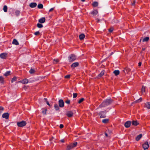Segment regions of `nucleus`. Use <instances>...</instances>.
<instances>
[{
	"label": "nucleus",
	"mask_w": 150,
	"mask_h": 150,
	"mask_svg": "<svg viewBox=\"0 0 150 150\" xmlns=\"http://www.w3.org/2000/svg\"><path fill=\"white\" fill-rule=\"evenodd\" d=\"M45 18L44 17H42L40 18L39 20V22L40 23H43L45 22Z\"/></svg>",
	"instance_id": "f8f14e48"
},
{
	"label": "nucleus",
	"mask_w": 150,
	"mask_h": 150,
	"mask_svg": "<svg viewBox=\"0 0 150 150\" xmlns=\"http://www.w3.org/2000/svg\"><path fill=\"white\" fill-rule=\"evenodd\" d=\"M54 10V8H51L49 11V12H51Z\"/></svg>",
	"instance_id": "3c124183"
},
{
	"label": "nucleus",
	"mask_w": 150,
	"mask_h": 150,
	"mask_svg": "<svg viewBox=\"0 0 150 150\" xmlns=\"http://www.w3.org/2000/svg\"><path fill=\"white\" fill-rule=\"evenodd\" d=\"M37 26L39 28H41L43 27V25L42 24L39 23L37 24Z\"/></svg>",
	"instance_id": "72a5a7b5"
},
{
	"label": "nucleus",
	"mask_w": 150,
	"mask_h": 150,
	"mask_svg": "<svg viewBox=\"0 0 150 150\" xmlns=\"http://www.w3.org/2000/svg\"><path fill=\"white\" fill-rule=\"evenodd\" d=\"M98 3L97 2H94L92 4V5L94 7H96L98 6Z\"/></svg>",
	"instance_id": "cd10ccee"
},
{
	"label": "nucleus",
	"mask_w": 150,
	"mask_h": 150,
	"mask_svg": "<svg viewBox=\"0 0 150 150\" xmlns=\"http://www.w3.org/2000/svg\"><path fill=\"white\" fill-rule=\"evenodd\" d=\"M71 145V144H70V145H68L67 146V148L66 149L67 150H70L71 149L73 148V147H72L69 146H70Z\"/></svg>",
	"instance_id": "58836bf2"
},
{
	"label": "nucleus",
	"mask_w": 150,
	"mask_h": 150,
	"mask_svg": "<svg viewBox=\"0 0 150 150\" xmlns=\"http://www.w3.org/2000/svg\"><path fill=\"white\" fill-rule=\"evenodd\" d=\"M131 2H133L132 3V5L133 6H134L136 2V1L135 0H133V1H131Z\"/></svg>",
	"instance_id": "c03bdc74"
},
{
	"label": "nucleus",
	"mask_w": 150,
	"mask_h": 150,
	"mask_svg": "<svg viewBox=\"0 0 150 150\" xmlns=\"http://www.w3.org/2000/svg\"><path fill=\"white\" fill-rule=\"evenodd\" d=\"M99 21H100L99 19H97V22L98 23V22H99Z\"/></svg>",
	"instance_id": "4d7b16f0"
},
{
	"label": "nucleus",
	"mask_w": 150,
	"mask_h": 150,
	"mask_svg": "<svg viewBox=\"0 0 150 150\" xmlns=\"http://www.w3.org/2000/svg\"><path fill=\"white\" fill-rule=\"evenodd\" d=\"M104 71H102L100 73V74L98 75V76H97V77L98 78H99L101 77L104 74Z\"/></svg>",
	"instance_id": "4468645a"
},
{
	"label": "nucleus",
	"mask_w": 150,
	"mask_h": 150,
	"mask_svg": "<svg viewBox=\"0 0 150 150\" xmlns=\"http://www.w3.org/2000/svg\"><path fill=\"white\" fill-rule=\"evenodd\" d=\"M28 81L27 80V79H25L23 80L22 81V82L24 84H26L28 83Z\"/></svg>",
	"instance_id": "4be33fe9"
},
{
	"label": "nucleus",
	"mask_w": 150,
	"mask_h": 150,
	"mask_svg": "<svg viewBox=\"0 0 150 150\" xmlns=\"http://www.w3.org/2000/svg\"><path fill=\"white\" fill-rule=\"evenodd\" d=\"M132 125L134 126H137L139 124L137 120H133L132 122Z\"/></svg>",
	"instance_id": "2eb2a0df"
},
{
	"label": "nucleus",
	"mask_w": 150,
	"mask_h": 150,
	"mask_svg": "<svg viewBox=\"0 0 150 150\" xmlns=\"http://www.w3.org/2000/svg\"><path fill=\"white\" fill-rule=\"evenodd\" d=\"M105 135L106 136V137H108V134H107V133H105Z\"/></svg>",
	"instance_id": "6e6d98bb"
},
{
	"label": "nucleus",
	"mask_w": 150,
	"mask_h": 150,
	"mask_svg": "<svg viewBox=\"0 0 150 150\" xmlns=\"http://www.w3.org/2000/svg\"><path fill=\"white\" fill-rule=\"evenodd\" d=\"M76 58L74 55L71 54L69 57V60L70 62L73 61L75 60Z\"/></svg>",
	"instance_id": "39448f33"
},
{
	"label": "nucleus",
	"mask_w": 150,
	"mask_h": 150,
	"mask_svg": "<svg viewBox=\"0 0 150 150\" xmlns=\"http://www.w3.org/2000/svg\"><path fill=\"white\" fill-rule=\"evenodd\" d=\"M70 75H66V78H69L70 77Z\"/></svg>",
	"instance_id": "8fccbe9b"
},
{
	"label": "nucleus",
	"mask_w": 150,
	"mask_h": 150,
	"mask_svg": "<svg viewBox=\"0 0 150 150\" xmlns=\"http://www.w3.org/2000/svg\"><path fill=\"white\" fill-rule=\"evenodd\" d=\"M145 105L146 107L148 109H150V102H149L146 103L145 104Z\"/></svg>",
	"instance_id": "412c9836"
},
{
	"label": "nucleus",
	"mask_w": 150,
	"mask_h": 150,
	"mask_svg": "<svg viewBox=\"0 0 150 150\" xmlns=\"http://www.w3.org/2000/svg\"><path fill=\"white\" fill-rule=\"evenodd\" d=\"M16 80V77H14L12 79L11 81L12 83H13V82L15 81Z\"/></svg>",
	"instance_id": "4c0bfd02"
},
{
	"label": "nucleus",
	"mask_w": 150,
	"mask_h": 150,
	"mask_svg": "<svg viewBox=\"0 0 150 150\" xmlns=\"http://www.w3.org/2000/svg\"><path fill=\"white\" fill-rule=\"evenodd\" d=\"M109 122V119H103L102 122L104 123H106L108 122Z\"/></svg>",
	"instance_id": "5701e85b"
},
{
	"label": "nucleus",
	"mask_w": 150,
	"mask_h": 150,
	"mask_svg": "<svg viewBox=\"0 0 150 150\" xmlns=\"http://www.w3.org/2000/svg\"><path fill=\"white\" fill-rule=\"evenodd\" d=\"M29 72L30 74H32L35 72V71L34 69H31L29 71Z\"/></svg>",
	"instance_id": "473e14b6"
},
{
	"label": "nucleus",
	"mask_w": 150,
	"mask_h": 150,
	"mask_svg": "<svg viewBox=\"0 0 150 150\" xmlns=\"http://www.w3.org/2000/svg\"><path fill=\"white\" fill-rule=\"evenodd\" d=\"M4 82V78L2 76H0V82L3 83Z\"/></svg>",
	"instance_id": "f704fd0d"
},
{
	"label": "nucleus",
	"mask_w": 150,
	"mask_h": 150,
	"mask_svg": "<svg viewBox=\"0 0 150 150\" xmlns=\"http://www.w3.org/2000/svg\"><path fill=\"white\" fill-rule=\"evenodd\" d=\"M85 35L83 34H82L79 35V38L81 40H82L85 38Z\"/></svg>",
	"instance_id": "f3484780"
},
{
	"label": "nucleus",
	"mask_w": 150,
	"mask_h": 150,
	"mask_svg": "<svg viewBox=\"0 0 150 150\" xmlns=\"http://www.w3.org/2000/svg\"><path fill=\"white\" fill-rule=\"evenodd\" d=\"M64 127V125L62 124H60L59 126V127L60 128H62Z\"/></svg>",
	"instance_id": "09e8293b"
},
{
	"label": "nucleus",
	"mask_w": 150,
	"mask_h": 150,
	"mask_svg": "<svg viewBox=\"0 0 150 150\" xmlns=\"http://www.w3.org/2000/svg\"><path fill=\"white\" fill-rule=\"evenodd\" d=\"M11 72L10 71L6 72L4 74V75L6 76L9 75L10 74Z\"/></svg>",
	"instance_id": "7c9ffc66"
},
{
	"label": "nucleus",
	"mask_w": 150,
	"mask_h": 150,
	"mask_svg": "<svg viewBox=\"0 0 150 150\" xmlns=\"http://www.w3.org/2000/svg\"><path fill=\"white\" fill-rule=\"evenodd\" d=\"M150 143L148 142H146L142 145V146L144 149L146 150L147 149L149 146Z\"/></svg>",
	"instance_id": "423d86ee"
},
{
	"label": "nucleus",
	"mask_w": 150,
	"mask_h": 150,
	"mask_svg": "<svg viewBox=\"0 0 150 150\" xmlns=\"http://www.w3.org/2000/svg\"><path fill=\"white\" fill-rule=\"evenodd\" d=\"M113 52H112L111 53V54H110V55H112V54H113Z\"/></svg>",
	"instance_id": "bf43d9fd"
},
{
	"label": "nucleus",
	"mask_w": 150,
	"mask_h": 150,
	"mask_svg": "<svg viewBox=\"0 0 150 150\" xmlns=\"http://www.w3.org/2000/svg\"><path fill=\"white\" fill-rule=\"evenodd\" d=\"M2 117L6 119H8L9 117V114L8 113H4L2 115Z\"/></svg>",
	"instance_id": "9b49d317"
},
{
	"label": "nucleus",
	"mask_w": 150,
	"mask_h": 150,
	"mask_svg": "<svg viewBox=\"0 0 150 150\" xmlns=\"http://www.w3.org/2000/svg\"><path fill=\"white\" fill-rule=\"evenodd\" d=\"M37 4L35 2H32L30 3L29 4V6L31 8H33L36 7L37 6Z\"/></svg>",
	"instance_id": "9d476101"
},
{
	"label": "nucleus",
	"mask_w": 150,
	"mask_h": 150,
	"mask_svg": "<svg viewBox=\"0 0 150 150\" xmlns=\"http://www.w3.org/2000/svg\"><path fill=\"white\" fill-rule=\"evenodd\" d=\"M145 87L143 86L141 89V91L142 93L145 92Z\"/></svg>",
	"instance_id": "bb28decb"
},
{
	"label": "nucleus",
	"mask_w": 150,
	"mask_h": 150,
	"mask_svg": "<svg viewBox=\"0 0 150 150\" xmlns=\"http://www.w3.org/2000/svg\"><path fill=\"white\" fill-rule=\"evenodd\" d=\"M149 39V37H146L145 38H144L142 40V41L143 42H147V41Z\"/></svg>",
	"instance_id": "393cba45"
},
{
	"label": "nucleus",
	"mask_w": 150,
	"mask_h": 150,
	"mask_svg": "<svg viewBox=\"0 0 150 150\" xmlns=\"http://www.w3.org/2000/svg\"><path fill=\"white\" fill-rule=\"evenodd\" d=\"M7 55L6 53H2L0 54V57L2 59H4Z\"/></svg>",
	"instance_id": "ddd939ff"
},
{
	"label": "nucleus",
	"mask_w": 150,
	"mask_h": 150,
	"mask_svg": "<svg viewBox=\"0 0 150 150\" xmlns=\"http://www.w3.org/2000/svg\"><path fill=\"white\" fill-rule=\"evenodd\" d=\"M74 112L73 111H68L66 112V115L69 117L73 116Z\"/></svg>",
	"instance_id": "20e7f679"
},
{
	"label": "nucleus",
	"mask_w": 150,
	"mask_h": 150,
	"mask_svg": "<svg viewBox=\"0 0 150 150\" xmlns=\"http://www.w3.org/2000/svg\"><path fill=\"white\" fill-rule=\"evenodd\" d=\"M54 107L55 109L57 110H58L59 108V107L57 104L55 105L54 106Z\"/></svg>",
	"instance_id": "e433bc0d"
},
{
	"label": "nucleus",
	"mask_w": 150,
	"mask_h": 150,
	"mask_svg": "<svg viewBox=\"0 0 150 150\" xmlns=\"http://www.w3.org/2000/svg\"><path fill=\"white\" fill-rule=\"evenodd\" d=\"M142 137V134H140L138 135L136 138V140L137 141H138Z\"/></svg>",
	"instance_id": "dca6fc26"
},
{
	"label": "nucleus",
	"mask_w": 150,
	"mask_h": 150,
	"mask_svg": "<svg viewBox=\"0 0 150 150\" xmlns=\"http://www.w3.org/2000/svg\"><path fill=\"white\" fill-rule=\"evenodd\" d=\"M26 124V122L25 121H22L20 122H18L17 123V125L19 127H23Z\"/></svg>",
	"instance_id": "f03ea898"
},
{
	"label": "nucleus",
	"mask_w": 150,
	"mask_h": 150,
	"mask_svg": "<svg viewBox=\"0 0 150 150\" xmlns=\"http://www.w3.org/2000/svg\"><path fill=\"white\" fill-rule=\"evenodd\" d=\"M47 111V109H45L44 110H43L42 111V113L44 115H46V112Z\"/></svg>",
	"instance_id": "c9c22d12"
},
{
	"label": "nucleus",
	"mask_w": 150,
	"mask_h": 150,
	"mask_svg": "<svg viewBox=\"0 0 150 150\" xmlns=\"http://www.w3.org/2000/svg\"><path fill=\"white\" fill-rule=\"evenodd\" d=\"M113 73L115 76H117L120 73V71L118 70H115L114 71Z\"/></svg>",
	"instance_id": "aec40b11"
},
{
	"label": "nucleus",
	"mask_w": 150,
	"mask_h": 150,
	"mask_svg": "<svg viewBox=\"0 0 150 150\" xmlns=\"http://www.w3.org/2000/svg\"><path fill=\"white\" fill-rule=\"evenodd\" d=\"M44 100L46 102V103L47 105H48L49 106H50V104L49 103V102L47 100V98H44Z\"/></svg>",
	"instance_id": "79ce46f5"
},
{
	"label": "nucleus",
	"mask_w": 150,
	"mask_h": 150,
	"mask_svg": "<svg viewBox=\"0 0 150 150\" xmlns=\"http://www.w3.org/2000/svg\"><path fill=\"white\" fill-rule=\"evenodd\" d=\"M77 93H74L73 94V98H76L77 96Z\"/></svg>",
	"instance_id": "37998d69"
},
{
	"label": "nucleus",
	"mask_w": 150,
	"mask_h": 150,
	"mask_svg": "<svg viewBox=\"0 0 150 150\" xmlns=\"http://www.w3.org/2000/svg\"><path fill=\"white\" fill-rule=\"evenodd\" d=\"M83 2H84L85 1V0H81Z\"/></svg>",
	"instance_id": "13d9d810"
},
{
	"label": "nucleus",
	"mask_w": 150,
	"mask_h": 150,
	"mask_svg": "<svg viewBox=\"0 0 150 150\" xmlns=\"http://www.w3.org/2000/svg\"><path fill=\"white\" fill-rule=\"evenodd\" d=\"M60 141L61 142H62V143H64V139H61V140H60Z\"/></svg>",
	"instance_id": "864d4df0"
},
{
	"label": "nucleus",
	"mask_w": 150,
	"mask_h": 150,
	"mask_svg": "<svg viewBox=\"0 0 150 150\" xmlns=\"http://www.w3.org/2000/svg\"><path fill=\"white\" fill-rule=\"evenodd\" d=\"M84 100V99L83 98H81L80 100H79L78 101V103H81L83 100Z\"/></svg>",
	"instance_id": "a19ab883"
},
{
	"label": "nucleus",
	"mask_w": 150,
	"mask_h": 150,
	"mask_svg": "<svg viewBox=\"0 0 150 150\" xmlns=\"http://www.w3.org/2000/svg\"><path fill=\"white\" fill-rule=\"evenodd\" d=\"M16 15L17 16H18L19 15L20 13V11L19 10H16L15 12Z\"/></svg>",
	"instance_id": "c85d7f7f"
},
{
	"label": "nucleus",
	"mask_w": 150,
	"mask_h": 150,
	"mask_svg": "<svg viewBox=\"0 0 150 150\" xmlns=\"http://www.w3.org/2000/svg\"><path fill=\"white\" fill-rule=\"evenodd\" d=\"M107 111L106 110L100 112L99 115H100V118H105L106 117V114L107 113Z\"/></svg>",
	"instance_id": "7ed1b4c3"
},
{
	"label": "nucleus",
	"mask_w": 150,
	"mask_h": 150,
	"mask_svg": "<svg viewBox=\"0 0 150 150\" xmlns=\"http://www.w3.org/2000/svg\"><path fill=\"white\" fill-rule=\"evenodd\" d=\"M70 103V100H66V103L69 104Z\"/></svg>",
	"instance_id": "de8ad7c7"
},
{
	"label": "nucleus",
	"mask_w": 150,
	"mask_h": 150,
	"mask_svg": "<svg viewBox=\"0 0 150 150\" xmlns=\"http://www.w3.org/2000/svg\"><path fill=\"white\" fill-rule=\"evenodd\" d=\"M3 10L4 12H6L7 11V7L6 5H4V6Z\"/></svg>",
	"instance_id": "a878e982"
},
{
	"label": "nucleus",
	"mask_w": 150,
	"mask_h": 150,
	"mask_svg": "<svg viewBox=\"0 0 150 150\" xmlns=\"http://www.w3.org/2000/svg\"><path fill=\"white\" fill-rule=\"evenodd\" d=\"M79 65V63L78 62H75L72 64L71 65V67L72 69L74 68L75 67H78Z\"/></svg>",
	"instance_id": "6e6552de"
},
{
	"label": "nucleus",
	"mask_w": 150,
	"mask_h": 150,
	"mask_svg": "<svg viewBox=\"0 0 150 150\" xmlns=\"http://www.w3.org/2000/svg\"><path fill=\"white\" fill-rule=\"evenodd\" d=\"M59 62V60L58 59H54V64H56L58 62Z\"/></svg>",
	"instance_id": "ea45409f"
},
{
	"label": "nucleus",
	"mask_w": 150,
	"mask_h": 150,
	"mask_svg": "<svg viewBox=\"0 0 150 150\" xmlns=\"http://www.w3.org/2000/svg\"><path fill=\"white\" fill-rule=\"evenodd\" d=\"M40 34V32L39 31H37V32H35V33H34V34L35 35H38V34Z\"/></svg>",
	"instance_id": "49530a36"
},
{
	"label": "nucleus",
	"mask_w": 150,
	"mask_h": 150,
	"mask_svg": "<svg viewBox=\"0 0 150 150\" xmlns=\"http://www.w3.org/2000/svg\"><path fill=\"white\" fill-rule=\"evenodd\" d=\"M146 49V47L142 48V50L143 51H144Z\"/></svg>",
	"instance_id": "5fc2aeb1"
},
{
	"label": "nucleus",
	"mask_w": 150,
	"mask_h": 150,
	"mask_svg": "<svg viewBox=\"0 0 150 150\" xmlns=\"http://www.w3.org/2000/svg\"><path fill=\"white\" fill-rule=\"evenodd\" d=\"M113 30V28H111L110 29H109L108 30L109 32H112Z\"/></svg>",
	"instance_id": "a18cd8bd"
},
{
	"label": "nucleus",
	"mask_w": 150,
	"mask_h": 150,
	"mask_svg": "<svg viewBox=\"0 0 150 150\" xmlns=\"http://www.w3.org/2000/svg\"><path fill=\"white\" fill-rule=\"evenodd\" d=\"M12 43L13 44H14L16 45H18L19 43L18 41L16 39H14Z\"/></svg>",
	"instance_id": "a211bd4d"
},
{
	"label": "nucleus",
	"mask_w": 150,
	"mask_h": 150,
	"mask_svg": "<svg viewBox=\"0 0 150 150\" xmlns=\"http://www.w3.org/2000/svg\"><path fill=\"white\" fill-rule=\"evenodd\" d=\"M112 102V100L111 98L106 99L103 102L99 107L100 108L106 107L111 104Z\"/></svg>",
	"instance_id": "f257e3e1"
},
{
	"label": "nucleus",
	"mask_w": 150,
	"mask_h": 150,
	"mask_svg": "<svg viewBox=\"0 0 150 150\" xmlns=\"http://www.w3.org/2000/svg\"><path fill=\"white\" fill-rule=\"evenodd\" d=\"M38 8L41 9L43 8V5L42 4H39L38 5Z\"/></svg>",
	"instance_id": "c756f323"
},
{
	"label": "nucleus",
	"mask_w": 150,
	"mask_h": 150,
	"mask_svg": "<svg viewBox=\"0 0 150 150\" xmlns=\"http://www.w3.org/2000/svg\"><path fill=\"white\" fill-rule=\"evenodd\" d=\"M59 106L60 107H63L64 106V103L62 100H59Z\"/></svg>",
	"instance_id": "0eeeda50"
},
{
	"label": "nucleus",
	"mask_w": 150,
	"mask_h": 150,
	"mask_svg": "<svg viewBox=\"0 0 150 150\" xmlns=\"http://www.w3.org/2000/svg\"><path fill=\"white\" fill-rule=\"evenodd\" d=\"M142 100V98L141 97L139 99L137 100H136L134 102L135 103H139L141 102Z\"/></svg>",
	"instance_id": "2f4dec72"
},
{
	"label": "nucleus",
	"mask_w": 150,
	"mask_h": 150,
	"mask_svg": "<svg viewBox=\"0 0 150 150\" xmlns=\"http://www.w3.org/2000/svg\"><path fill=\"white\" fill-rule=\"evenodd\" d=\"M91 13L94 16H95L98 13V11L96 10H94L91 12Z\"/></svg>",
	"instance_id": "6ab92c4d"
},
{
	"label": "nucleus",
	"mask_w": 150,
	"mask_h": 150,
	"mask_svg": "<svg viewBox=\"0 0 150 150\" xmlns=\"http://www.w3.org/2000/svg\"><path fill=\"white\" fill-rule=\"evenodd\" d=\"M131 122L130 121H127L125 124V126L126 128H128L131 124Z\"/></svg>",
	"instance_id": "1a4fd4ad"
},
{
	"label": "nucleus",
	"mask_w": 150,
	"mask_h": 150,
	"mask_svg": "<svg viewBox=\"0 0 150 150\" xmlns=\"http://www.w3.org/2000/svg\"><path fill=\"white\" fill-rule=\"evenodd\" d=\"M77 142H75L73 144H71V145L69 146L73 148L75 147L77 145Z\"/></svg>",
	"instance_id": "b1692460"
},
{
	"label": "nucleus",
	"mask_w": 150,
	"mask_h": 150,
	"mask_svg": "<svg viewBox=\"0 0 150 150\" xmlns=\"http://www.w3.org/2000/svg\"><path fill=\"white\" fill-rule=\"evenodd\" d=\"M64 78H66V76H64Z\"/></svg>",
	"instance_id": "052dcab7"
},
{
	"label": "nucleus",
	"mask_w": 150,
	"mask_h": 150,
	"mask_svg": "<svg viewBox=\"0 0 150 150\" xmlns=\"http://www.w3.org/2000/svg\"><path fill=\"white\" fill-rule=\"evenodd\" d=\"M142 64V63L141 62H139L138 64V66H140Z\"/></svg>",
	"instance_id": "603ef678"
}]
</instances>
